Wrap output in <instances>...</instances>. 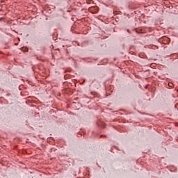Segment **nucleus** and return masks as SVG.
Here are the masks:
<instances>
[{
	"mask_svg": "<svg viewBox=\"0 0 178 178\" xmlns=\"http://www.w3.org/2000/svg\"><path fill=\"white\" fill-rule=\"evenodd\" d=\"M89 10L92 13H98V7H97V6L90 7V8H89Z\"/></svg>",
	"mask_w": 178,
	"mask_h": 178,
	"instance_id": "nucleus-1",
	"label": "nucleus"
},
{
	"mask_svg": "<svg viewBox=\"0 0 178 178\" xmlns=\"http://www.w3.org/2000/svg\"><path fill=\"white\" fill-rule=\"evenodd\" d=\"M86 2H87V3H91V2H92V0H88V1H86Z\"/></svg>",
	"mask_w": 178,
	"mask_h": 178,
	"instance_id": "nucleus-2",
	"label": "nucleus"
},
{
	"mask_svg": "<svg viewBox=\"0 0 178 178\" xmlns=\"http://www.w3.org/2000/svg\"><path fill=\"white\" fill-rule=\"evenodd\" d=\"M172 86H173V83H169V86H170V87H172Z\"/></svg>",
	"mask_w": 178,
	"mask_h": 178,
	"instance_id": "nucleus-3",
	"label": "nucleus"
},
{
	"mask_svg": "<svg viewBox=\"0 0 178 178\" xmlns=\"http://www.w3.org/2000/svg\"><path fill=\"white\" fill-rule=\"evenodd\" d=\"M165 39L168 40H169V38H165Z\"/></svg>",
	"mask_w": 178,
	"mask_h": 178,
	"instance_id": "nucleus-4",
	"label": "nucleus"
}]
</instances>
